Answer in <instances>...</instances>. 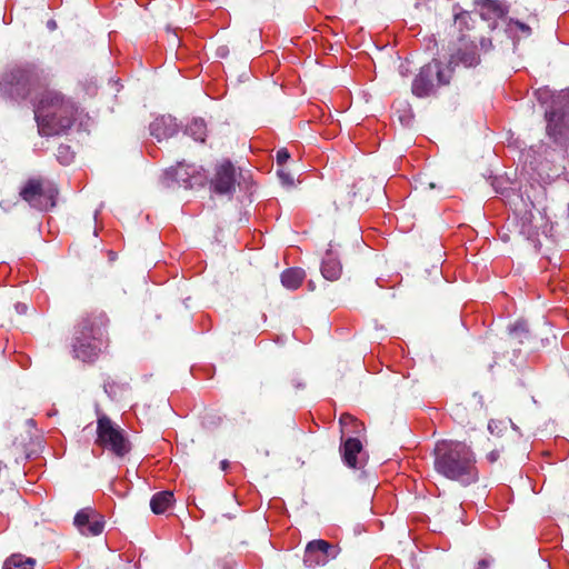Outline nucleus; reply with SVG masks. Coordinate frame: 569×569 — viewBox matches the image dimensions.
Wrapping results in <instances>:
<instances>
[{"label":"nucleus","mask_w":569,"mask_h":569,"mask_svg":"<svg viewBox=\"0 0 569 569\" xmlns=\"http://www.w3.org/2000/svg\"><path fill=\"white\" fill-rule=\"evenodd\" d=\"M306 272L301 268H289L281 273V283L288 290H297L303 282Z\"/></svg>","instance_id":"obj_18"},{"label":"nucleus","mask_w":569,"mask_h":569,"mask_svg":"<svg viewBox=\"0 0 569 569\" xmlns=\"http://www.w3.org/2000/svg\"><path fill=\"white\" fill-rule=\"evenodd\" d=\"M174 502V493L172 491H161L151 498V510L157 513L166 512Z\"/></svg>","instance_id":"obj_19"},{"label":"nucleus","mask_w":569,"mask_h":569,"mask_svg":"<svg viewBox=\"0 0 569 569\" xmlns=\"http://www.w3.org/2000/svg\"><path fill=\"white\" fill-rule=\"evenodd\" d=\"M180 180L182 181V184H180V187H183L184 189H193L196 187L203 186V178H201L200 176L191 178H180Z\"/></svg>","instance_id":"obj_24"},{"label":"nucleus","mask_w":569,"mask_h":569,"mask_svg":"<svg viewBox=\"0 0 569 569\" xmlns=\"http://www.w3.org/2000/svg\"><path fill=\"white\" fill-rule=\"evenodd\" d=\"M57 159L62 164L70 163L72 161V159H73V153L71 152L70 147L69 146H64V144L59 146V148L57 150Z\"/></svg>","instance_id":"obj_22"},{"label":"nucleus","mask_w":569,"mask_h":569,"mask_svg":"<svg viewBox=\"0 0 569 569\" xmlns=\"http://www.w3.org/2000/svg\"><path fill=\"white\" fill-rule=\"evenodd\" d=\"M480 43H481V46H482V47H485V46H486V40L482 38V39L480 40Z\"/></svg>","instance_id":"obj_35"},{"label":"nucleus","mask_w":569,"mask_h":569,"mask_svg":"<svg viewBox=\"0 0 569 569\" xmlns=\"http://www.w3.org/2000/svg\"><path fill=\"white\" fill-rule=\"evenodd\" d=\"M48 27L53 30V29H56L57 26H56V22L53 20H50L48 22Z\"/></svg>","instance_id":"obj_34"},{"label":"nucleus","mask_w":569,"mask_h":569,"mask_svg":"<svg viewBox=\"0 0 569 569\" xmlns=\"http://www.w3.org/2000/svg\"><path fill=\"white\" fill-rule=\"evenodd\" d=\"M529 339V328L526 321H517L509 330L510 345H521Z\"/></svg>","instance_id":"obj_20"},{"label":"nucleus","mask_w":569,"mask_h":569,"mask_svg":"<svg viewBox=\"0 0 569 569\" xmlns=\"http://www.w3.org/2000/svg\"><path fill=\"white\" fill-rule=\"evenodd\" d=\"M290 159V152L287 148H280L276 153V161L278 167H283Z\"/></svg>","instance_id":"obj_27"},{"label":"nucleus","mask_w":569,"mask_h":569,"mask_svg":"<svg viewBox=\"0 0 569 569\" xmlns=\"http://www.w3.org/2000/svg\"><path fill=\"white\" fill-rule=\"evenodd\" d=\"M341 553L339 545H333L323 539H315L307 543L303 555V563L308 568L323 567L335 560Z\"/></svg>","instance_id":"obj_8"},{"label":"nucleus","mask_w":569,"mask_h":569,"mask_svg":"<svg viewBox=\"0 0 569 569\" xmlns=\"http://www.w3.org/2000/svg\"><path fill=\"white\" fill-rule=\"evenodd\" d=\"M475 19L469 12H460L455 16V28H457L460 32L459 40H470L473 43V38L471 34L465 33L466 31H471L475 28Z\"/></svg>","instance_id":"obj_16"},{"label":"nucleus","mask_w":569,"mask_h":569,"mask_svg":"<svg viewBox=\"0 0 569 569\" xmlns=\"http://www.w3.org/2000/svg\"><path fill=\"white\" fill-rule=\"evenodd\" d=\"M476 44L472 43L471 49H459L456 53H453L448 62L447 68L445 69L447 74L452 76L455 67L462 64L465 68H473L480 63V57L476 51Z\"/></svg>","instance_id":"obj_11"},{"label":"nucleus","mask_w":569,"mask_h":569,"mask_svg":"<svg viewBox=\"0 0 569 569\" xmlns=\"http://www.w3.org/2000/svg\"><path fill=\"white\" fill-rule=\"evenodd\" d=\"M21 198L38 210H49L56 206L58 190L44 179H29L20 190Z\"/></svg>","instance_id":"obj_6"},{"label":"nucleus","mask_w":569,"mask_h":569,"mask_svg":"<svg viewBox=\"0 0 569 569\" xmlns=\"http://www.w3.org/2000/svg\"><path fill=\"white\" fill-rule=\"evenodd\" d=\"M46 80L43 72L34 64H14L0 77V92L12 99H24Z\"/></svg>","instance_id":"obj_4"},{"label":"nucleus","mask_w":569,"mask_h":569,"mask_svg":"<svg viewBox=\"0 0 569 569\" xmlns=\"http://www.w3.org/2000/svg\"><path fill=\"white\" fill-rule=\"evenodd\" d=\"M176 130L177 124L174 119L170 116H162L150 124V132L158 141L172 137L176 133Z\"/></svg>","instance_id":"obj_13"},{"label":"nucleus","mask_w":569,"mask_h":569,"mask_svg":"<svg viewBox=\"0 0 569 569\" xmlns=\"http://www.w3.org/2000/svg\"><path fill=\"white\" fill-rule=\"evenodd\" d=\"M436 83L449 84L450 74H447L439 60L433 59L425 64L415 77L411 91L418 98H426L433 92Z\"/></svg>","instance_id":"obj_7"},{"label":"nucleus","mask_w":569,"mask_h":569,"mask_svg":"<svg viewBox=\"0 0 569 569\" xmlns=\"http://www.w3.org/2000/svg\"><path fill=\"white\" fill-rule=\"evenodd\" d=\"M277 174L283 186L292 187L295 184L293 174L283 167H279Z\"/></svg>","instance_id":"obj_23"},{"label":"nucleus","mask_w":569,"mask_h":569,"mask_svg":"<svg viewBox=\"0 0 569 569\" xmlns=\"http://www.w3.org/2000/svg\"><path fill=\"white\" fill-rule=\"evenodd\" d=\"M184 134L191 137L197 142L203 143L208 134L207 122L203 118H193L186 124Z\"/></svg>","instance_id":"obj_17"},{"label":"nucleus","mask_w":569,"mask_h":569,"mask_svg":"<svg viewBox=\"0 0 569 569\" xmlns=\"http://www.w3.org/2000/svg\"><path fill=\"white\" fill-rule=\"evenodd\" d=\"M490 561L488 559H481L478 561V569H488Z\"/></svg>","instance_id":"obj_30"},{"label":"nucleus","mask_w":569,"mask_h":569,"mask_svg":"<svg viewBox=\"0 0 569 569\" xmlns=\"http://www.w3.org/2000/svg\"><path fill=\"white\" fill-rule=\"evenodd\" d=\"M236 168L229 159L221 160L216 166L214 177L211 179V186L216 193L228 194L236 188Z\"/></svg>","instance_id":"obj_9"},{"label":"nucleus","mask_w":569,"mask_h":569,"mask_svg":"<svg viewBox=\"0 0 569 569\" xmlns=\"http://www.w3.org/2000/svg\"><path fill=\"white\" fill-rule=\"evenodd\" d=\"M547 133L557 139L565 128V113L561 110L550 109L546 111Z\"/></svg>","instance_id":"obj_15"},{"label":"nucleus","mask_w":569,"mask_h":569,"mask_svg":"<svg viewBox=\"0 0 569 569\" xmlns=\"http://www.w3.org/2000/svg\"><path fill=\"white\" fill-rule=\"evenodd\" d=\"M485 6L498 17H501L503 14V10L500 3H498L497 1L487 0Z\"/></svg>","instance_id":"obj_28"},{"label":"nucleus","mask_w":569,"mask_h":569,"mask_svg":"<svg viewBox=\"0 0 569 569\" xmlns=\"http://www.w3.org/2000/svg\"><path fill=\"white\" fill-rule=\"evenodd\" d=\"M340 426L343 428L348 425L356 423V419L349 413H342L339 419Z\"/></svg>","instance_id":"obj_29"},{"label":"nucleus","mask_w":569,"mask_h":569,"mask_svg":"<svg viewBox=\"0 0 569 569\" xmlns=\"http://www.w3.org/2000/svg\"><path fill=\"white\" fill-rule=\"evenodd\" d=\"M97 442L119 458L124 457L131 449L124 431L107 416H101L98 419Z\"/></svg>","instance_id":"obj_5"},{"label":"nucleus","mask_w":569,"mask_h":569,"mask_svg":"<svg viewBox=\"0 0 569 569\" xmlns=\"http://www.w3.org/2000/svg\"><path fill=\"white\" fill-rule=\"evenodd\" d=\"M228 467H229V462H228V460H222V461L220 462V468H221V470H227V469H228Z\"/></svg>","instance_id":"obj_32"},{"label":"nucleus","mask_w":569,"mask_h":569,"mask_svg":"<svg viewBox=\"0 0 569 569\" xmlns=\"http://www.w3.org/2000/svg\"><path fill=\"white\" fill-rule=\"evenodd\" d=\"M16 308H17V310H18L19 312H24V311H26V306H24V305H20V303H19V305H17V307H16Z\"/></svg>","instance_id":"obj_33"},{"label":"nucleus","mask_w":569,"mask_h":569,"mask_svg":"<svg viewBox=\"0 0 569 569\" xmlns=\"http://www.w3.org/2000/svg\"><path fill=\"white\" fill-rule=\"evenodd\" d=\"M333 244L329 243V249L326 252V257L321 263V273L325 279L329 281H336L340 278L342 272V266L340 260L333 256Z\"/></svg>","instance_id":"obj_12"},{"label":"nucleus","mask_w":569,"mask_h":569,"mask_svg":"<svg viewBox=\"0 0 569 569\" xmlns=\"http://www.w3.org/2000/svg\"><path fill=\"white\" fill-rule=\"evenodd\" d=\"M435 470L446 479L469 486L478 480L476 457L471 448L462 441L441 440L433 449Z\"/></svg>","instance_id":"obj_1"},{"label":"nucleus","mask_w":569,"mask_h":569,"mask_svg":"<svg viewBox=\"0 0 569 569\" xmlns=\"http://www.w3.org/2000/svg\"><path fill=\"white\" fill-rule=\"evenodd\" d=\"M77 108L73 101L54 89H44L37 101L34 118L40 136L50 137L69 129Z\"/></svg>","instance_id":"obj_2"},{"label":"nucleus","mask_w":569,"mask_h":569,"mask_svg":"<svg viewBox=\"0 0 569 569\" xmlns=\"http://www.w3.org/2000/svg\"><path fill=\"white\" fill-rule=\"evenodd\" d=\"M176 174L177 172L174 168H170L169 170H167L164 172L163 178H161L162 186L167 188L172 187L173 183L177 181Z\"/></svg>","instance_id":"obj_26"},{"label":"nucleus","mask_w":569,"mask_h":569,"mask_svg":"<svg viewBox=\"0 0 569 569\" xmlns=\"http://www.w3.org/2000/svg\"><path fill=\"white\" fill-rule=\"evenodd\" d=\"M36 560L22 555H12L3 563L2 569H34Z\"/></svg>","instance_id":"obj_21"},{"label":"nucleus","mask_w":569,"mask_h":569,"mask_svg":"<svg viewBox=\"0 0 569 569\" xmlns=\"http://www.w3.org/2000/svg\"><path fill=\"white\" fill-rule=\"evenodd\" d=\"M506 453V448L503 445H500L499 447H495L493 449H491L488 455H487V459L490 463H495L497 462L501 456H503Z\"/></svg>","instance_id":"obj_25"},{"label":"nucleus","mask_w":569,"mask_h":569,"mask_svg":"<svg viewBox=\"0 0 569 569\" xmlns=\"http://www.w3.org/2000/svg\"><path fill=\"white\" fill-rule=\"evenodd\" d=\"M108 319L104 313L82 318L74 331L73 352L82 361H92L106 343L104 329Z\"/></svg>","instance_id":"obj_3"},{"label":"nucleus","mask_w":569,"mask_h":569,"mask_svg":"<svg viewBox=\"0 0 569 569\" xmlns=\"http://www.w3.org/2000/svg\"><path fill=\"white\" fill-rule=\"evenodd\" d=\"M74 525L82 535L98 536L103 530V522L90 508L80 510L74 517Z\"/></svg>","instance_id":"obj_10"},{"label":"nucleus","mask_w":569,"mask_h":569,"mask_svg":"<svg viewBox=\"0 0 569 569\" xmlns=\"http://www.w3.org/2000/svg\"><path fill=\"white\" fill-rule=\"evenodd\" d=\"M343 462L349 468H357V455L362 450V443L358 438L349 437L341 443Z\"/></svg>","instance_id":"obj_14"},{"label":"nucleus","mask_w":569,"mask_h":569,"mask_svg":"<svg viewBox=\"0 0 569 569\" xmlns=\"http://www.w3.org/2000/svg\"><path fill=\"white\" fill-rule=\"evenodd\" d=\"M517 26H518V28H519L521 31H523V32H528V33L530 32V27H528L527 24H525V23H522V22L517 21Z\"/></svg>","instance_id":"obj_31"}]
</instances>
